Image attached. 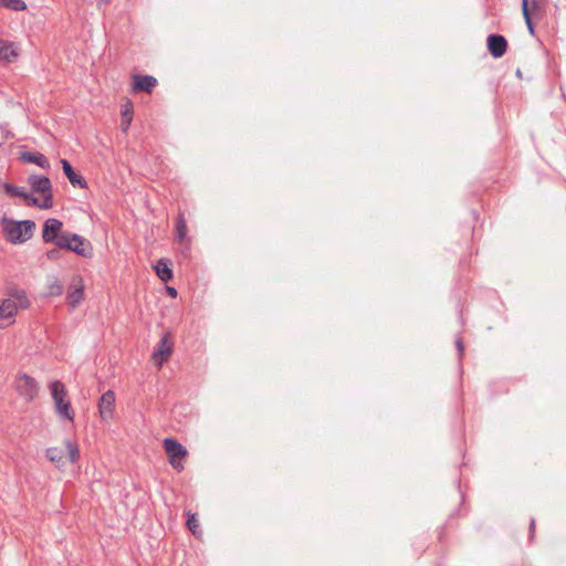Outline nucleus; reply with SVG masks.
Returning a JSON list of instances; mask_svg holds the SVG:
<instances>
[{
  "instance_id": "1",
  "label": "nucleus",
  "mask_w": 566,
  "mask_h": 566,
  "mask_svg": "<svg viewBox=\"0 0 566 566\" xmlns=\"http://www.w3.org/2000/svg\"><path fill=\"white\" fill-rule=\"evenodd\" d=\"M0 224L7 241L12 244H21L30 240L36 227L33 220L15 221L7 216L0 219Z\"/></svg>"
},
{
  "instance_id": "2",
  "label": "nucleus",
  "mask_w": 566,
  "mask_h": 566,
  "mask_svg": "<svg viewBox=\"0 0 566 566\" xmlns=\"http://www.w3.org/2000/svg\"><path fill=\"white\" fill-rule=\"evenodd\" d=\"M51 396L55 406V410L61 419L73 421L75 412L71 401L67 398L65 385L60 380H53L49 384Z\"/></svg>"
},
{
  "instance_id": "3",
  "label": "nucleus",
  "mask_w": 566,
  "mask_h": 566,
  "mask_svg": "<svg viewBox=\"0 0 566 566\" xmlns=\"http://www.w3.org/2000/svg\"><path fill=\"white\" fill-rule=\"evenodd\" d=\"M27 181L33 192L42 195V200H39V206L35 207L40 209H51L53 207V191L50 178L40 175H30Z\"/></svg>"
},
{
  "instance_id": "4",
  "label": "nucleus",
  "mask_w": 566,
  "mask_h": 566,
  "mask_svg": "<svg viewBox=\"0 0 566 566\" xmlns=\"http://www.w3.org/2000/svg\"><path fill=\"white\" fill-rule=\"evenodd\" d=\"M57 248L72 251L83 258H91L93 255V248L90 241L76 233L70 232L66 239L61 238L57 242Z\"/></svg>"
},
{
  "instance_id": "5",
  "label": "nucleus",
  "mask_w": 566,
  "mask_h": 566,
  "mask_svg": "<svg viewBox=\"0 0 566 566\" xmlns=\"http://www.w3.org/2000/svg\"><path fill=\"white\" fill-rule=\"evenodd\" d=\"M165 452L170 465L178 472L185 469L184 459L187 457V449L174 438H165L163 441Z\"/></svg>"
},
{
  "instance_id": "6",
  "label": "nucleus",
  "mask_w": 566,
  "mask_h": 566,
  "mask_svg": "<svg viewBox=\"0 0 566 566\" xmlns=\"http://www.w3.org/2000/svg\"><path fill=\"white\" fill-rule=\"evenodd\" d=\"M14 388L18 395L27 402L33 401L38 397L40 390L38 381L25 373L17 375Z\"/></svg>"
},
{
  "instance_id": "7",
  "label": "nucleus",
  "mask_w": 566,
  "mask_h": 566,
  "mask_svg": "<svg viewBox=\"0 0 566 566\" xmlns=\"http://www.w3.org/2000/svg\"><path fill=\"white\" fill-rule=\"evenodd\" d=\"M63 223L56 218H49L43 223L42 240L45 243H53L57 247L61 238L66 239L70 232L62 231Z\"/></svg>"
},
{
  "instance_id": "8",
  "label": "nucleus",
  "mask_w": 566,
  "mask_h": 566,
  "mask_svg": "<svg viewBox=\"0 0 566 566\" xmlns=\"http://www.w3.org/2000/svg\"><path fill=\"white\" fill-rule=\"evenodd\" d=\"M84 298V281L82 276L74 275L70 281L66 301L72 310L76 308Z\"/></svg>"
},
{
  "instance_id": "9",
  "label": "nucleus",
  "mask_w": 566,
  "mask_h": 566,
  "mask_svg": "<svg viewBox=\"0 0 566 566\" xmlns=\"http://www.w3.org/2000/svg\"><path fill=\"white\" fill-rule=\"evenodd\" d=\"M486 46L494 59H500L507 50V41L503 35L492 33L486 38Z\"/></svg>"
},
{
  "instance_id": "10",
  "label": "nucleus",
  "mask_w": 566,
  "mask_h": 566,
  "mask_svg": "<svg viewBox=\"0 0 566 566\" xmlns=\"http://www.w3.org/2000/svg\"><path fill=\"white\" fill-rule=\"evenodd\" d=\"M115 407V392L113 390H107L104 392L98 401V411L101 418L105 421L113 418Z\"/></svg>"
},
{
  "instance_id": "11",
  "label": "nucleus",
  "mask_w": 566,
  "mask_h": 566,
  "mask_svg": "<svg viewBox=\"0 0 566 566\" xmlns=\"http://www.w3.org/2000/svg\"><path fill=\"white\" fill-rule=\"evenodd\" d=\"M18 313L17 306L8 298L0 301V328L9 327L14 323Z\"/></svg>"
},
{
  "instance_id": "12",
  "label": "nucleus",
  "mask_w": 566,
  "mask_h": 566,
  "mask_svg": "<svg viewBox=\"0 0 566 566\" xmlns=\"http://www.w3.org/2000/svg\"><path fill=\"white\" fill-rule=\"evenodd\" d=\"M172 352V343L169 340V335L165 334L157 344L156 349L153 353V359L156 364L163 365L164 361L168 360Z\"/></svg>"
},
{
  "instance_id": "13",
  "label": "nucleus",
  "mask_w": 566,
  "mask_h": 566,
  "mask_svg": "<svg viewBox=\"0 0 566 566\" xmlns=\"http://www.w3.org/2000/svg\"><path fill=\"white\" fill-rule=\"evenodd\" d=\"M20 55L19 46L4 39H0V61L4 63H13Z\"/></svg>"
},
{
  "instance_id": "14",
  "label": "nucleus",
  "mask_w": 566,
  "mask_h": 566,
  "mask_svg": "<svg viewBox=\"0 0 566 566\" xmlns=\"http://www.w3.org/2000/svg\"><path fill=\"white\" fill-rule=\"evenodd\" d=\"M157 78L153 75H133V91L151 93L157 85Z\"/></svg>"
},
{
  "instance_id": "15",
  "label": "nucleus",
  "mask_w": 566,
  "mask_h": 566,
  "mask_svg": "<svg viewBox=\"0 0 566 566\" xmlns=\"http://www.w3.org/2000/svg\"><path fill=\"white\" fill-rule=\"evenodd\" d=\"M6 193L11 197H19L25 200L28 206H39V199L32 193L25 191L23 187H18L12 184H4Z\"/></svg>"
},
{
  "instance_id": "16",
  "label": "nucleus",
  "mask_w": 566,
  "mask_h": 566,
  "mask_svg": "<svg viewBox=\"0 0 566 566\" xmlns=\"http://www.w3.org/2000/svg\"><path fill=\"white\" fill-rule=\"evenodd\" d=\"M61 164L65 176L73 187L87 188V181L74 171L72 165L66 159H61Z\"/></svg>"
},
{
  "instance_id": "17",
  "label": "nucleus",
  "mask_w": 566,
  "mask_h": 566,
  "mask_svg": "<svg viewBox=\"0 0 566 566\" xmlns=\"http://www.w3.org/2000/svg\"><path fill=\"white\" fill-rule=\"evenodd\" d=\"M7 298L9 301H11V303H13L18 310L19 308L25 310L30 306V301L27 296V293L22 289H18V287L9 289Z\"/></svg>"
},
{
  "instance_id": "18",
  "label": "nucleus",
  "mask_w": 566,
  "mask_h": 566,
  "mask_svg": "<svg viewBox=\"0 0 566 566\" xmlns=\"http://www.w3.org/2000/svg\"><path fill=\"white\" fill-rule=\"evenodd\" d=\"M187 233H188V227H187L185 213L182 211H179V213L176 218L175 228H174V241L182 242V241H185V239H190L189 237H187Z\"/></svg>"
},
{
  "instance_id": "19",
  "label": "nucleus",
  "mask_w": 566,
  "mask_h": 566,
  "mask_svg": "<svg viewBox=\"0 0 566 566\" xmlns=\"http://www.w3.org/2000/svg\"><path fill=\"white\" fill-rule=\"evenodd\" d=\"M21 159L25 163L34 164L43 169H50L48 158L41 153L24 151L21 154Z\"/></svg>"
},
{
  "instance_id": "20",
  "label": "nucleus",
  "mask_w": 566,
  "mask_h": 566,
  "mask_svg": "<svg viewBox=\"0 0 566 566\" xmlns=\"http://www.w3.org/2000/svg\"><path fill=\"white\" fill-rule=\"evenodd\" d=\"M153 269L155 270L157 276L163 282H168L172 279V271L169 268V261L166 259H160L154 264Z\"/></svg>"
},
{
  "instance_id": "21",
  "label": "nucleus",
  "mask_w": 566,
  "mask_h": 566,
  "mask_svg": "<svg viewBox=\"0 0 566 566\" xmlns=\"http://www.w3.org/2000/svg\"><path fill=\"white\" fill-rule=\"evenodd\" d=\"M45 457L55 464L56 468H61L65 464L64 450L57 447H51L45 450Z\"/></svg>"
},
{
  "instance_id": "22",
  "label": "nucleus",
  "mask_w": 566,
  "mask_h": 566,
  "mask_svg": "<svg viewBox=\"0 0 566 566\" xmlns=\"http://www.w3.org/2000/svg\"><path fill=\"white\" fill-rule=\"evenodd\" d=\"M177 254L180 261H189L191 256V239H185L182 242H176Z\"/></svg>"
},
{
  "instance_id": "23",
  "label": "nucleus",
  "mask_w": 566,
  "mask_h": 566,
  "mask_svg": "<svg viewBox=\"0 0 566 566\" xmlns=\"http://www.w3.org/2000/svg\"><path fill=\"white\" fill-rule=\"evenodd\" d=\"M65 450L67 453V459L71 463H76L80 459V448L76 442H73L70 439L64 440Z\"/></svg>"
},
{
  "instance_id": "24",
  "label": "nucleus",
  "mask_w": 566,
  "mask_h": 566,
  "mask_svg": "<svg viewBox=\"0 0 566 566\" xmlns=\"http://www.w3.org/2000/svg\"><path fill=\"white\" fill-rule=\"evenodd\" d=\"M133 120V105L127 103L122 109L120 127L123 132H127Z\"/></svg>"
},
{
  "instance_id": "25",
  "label": "nucleus",
  "mask_w": 566,
  "mask_h": 566,
  "mask_svg": "<svg viewBox=\"0 0 566 566\" xmlns=\"http://www.w3.org/2000/svg\"><path fill=\"white\" fill-rule=\"evenodd\" d=\"M0 8L10 9L12 11H23L27 4L23 0H0Z\"/></svg>"
},
{
  "instance_id": "26",
  "label": "nucleus",
  "mask_w": 566,
  "mask_h": 566,
  "mask_svg": "<svg viewBox=\"0 0 566 566\" xmlns=\"http://www.w3.org/2000/svg\"><path fill=\"white\" fill-rule=\"evenodd\" d=\"M522 12L530 33L534 34V27L532 23L531 12L528 8V0H522Z\"/></svg>"
},
{
  "instance_id": "27",
  "label": "nucleus",
  "mask_w": 566,
  "mask_h": 566,
  "mask_svg": "<svg viewBox=\"0 0 566 566\" xmlns=\"http://www.w3.org/2000/svg\"><path fill=\"white\" fill-rule=\"evenodd\" d=\"M186 515H187V526L190 530V532L193 535L199 534V523L196 518V515L193 513H191L190 511H188L186 513Z\"/></svg>"
},
{
  "instance_id": "28",
  "label": "nucleus",
  "mask_w": 566,
  "mask_h": 566,
  "mask_svg": "<svg viewBox=\"0 0 566 566\" xmlns=\"http://www.w3.org/2000/svg\"><path fill=\"white\" fill-rule=\"evenodd\" d=\"M49 293L53 296H60L63 293V285L57 279L49 285Z\"/></svg>"
},
{
  "instance_id": "29",
  "label": "nucleus",
  "mask_w": 566,
  "mask_h": 566,
  "mask_svg": "<svg viewBox=\"0 0 566 566\" xmlns=\"http://www.w3.org/2000/svg\"><path fill=\"white\" fill-rule=\"evenodd\" d=\"M455 347H457V350L459 354V359H462V356L464 354V343H463L462 337H458L455 339Z\"/></svg>"
},
{
  "instance_id": "30",
  "label": "nucleus",
  "mask_w": 566,
  "mask_h": 566,
  "mask_svg": "<svg viewBox=\"0 0 566 566\" xmlns=\"http://www.w3.org/2000/svg\"><path fill=\"white\" fill-rule=\"evenodd\" d=\"M61 252H60V248L59 249H51L46 252V258L49 260H55L60 256Z\"/></svg>"
},
{
  "instance_id": "31",
  "label": "nucleus",
  "mask_w": 566,
  "mask_h": 566,
  "mask_svg": "<svg viewBox=\"0 0 566 566\" xmlns=\"http://www.w3.org/2000/svg\"><path fill=\"white\" fill-rule=\"evenodd\" d=\"M535 527H536V521H535V518H531V522H530V539L531 541L534 538Z\"/></svg>"
},
{
  "instance_id": "32",
  "label": "nucleus",
  "mask_w": 566,
  "mask_h": 566,
  "mask_svg": "<svg viewBox=\"0 0 566 566\" xmlns=\"http://www.w3.org/2000/svg\"><path fill=\"white\" fill-rule=\"evenodd\" d=\"M167 292L172 297L177 296V290L175 287H172V286H167Z\"/></svg>"
},
{
  "instance_id": "33",
  "label": "nucleus",
  "mask_w": 566,
  "mask_h": 566,
  "mask_svg": "<svg viewBox=\"0 0 566 566\" xmlns=\"http://www.w3.org/2000/svg\"><path fill=\"white\" fill-rule=\"evenodd\" d=\"M532 7H533V9H537L538 8V1L537 0H532Z\"/></svg>"
}]
</instances>
